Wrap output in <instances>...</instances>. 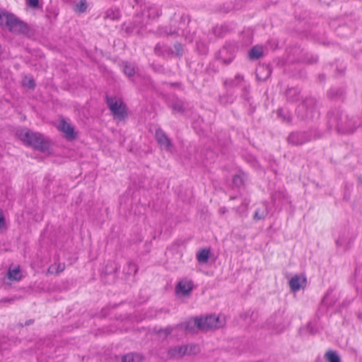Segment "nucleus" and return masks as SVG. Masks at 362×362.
Here are the masks:
<instances>
[{"mask_svg":"<svg viewBox=\"0 0 362 362\" xmlns=\"http://www.w3.org/2000/svg\"><path fill=\"white\" fill-rule=\"evenodd\" d=\"M155 138L163 149L170 152L172 151L173 142L162 129L158 128L156 130Z\"/></svg>","mask_w":362,"mask_h":362,"instance_id":"9","label":"nucleus"},{"mask_svg":"<svg viewBox=\"0 0 362 362\" xmlns=\"http://www.w3.org/2000/svg\"><path fill=\"white\" fill-rule=\"evenodd\" d=\"M318 60L317 57H313L310 60H308V63L314 64L316 63Z\"/></svg>","mask_w":362,"mask_h":362,"instance_id":"45","label":"nucleus"},{"mask_svg":"<svg viewBox=\"0 0 362 362\" xmlns=\"http://www.w3.org/2000/svg\"><path fill=\"white\" fill-rule=\"evenodd\" d=\"M182 26H180L177 29L173 28V26H170L169 30H168L167 28H165V30L163 31H161V33H164L170 35H179V30H182Z\"/></svg>","mask_w":362,"mask_h":362,"instance_id":"37","label":"nucleus"},{"mask_svg":"<svg viewBox=\"0 0 362 362\" xmlns=\"http://www.w3.org/2000/svg\"><path fill=\"white\" fill-rule=\"evenodd\" d=\"M121 16L120 11L119 8L116 7H112L110 8H108L104 16L105 19H110L111 21L118 20Z\"/></svg>","mask_w":362,"mask_h":362,"instance_id":"20","label":"nucleus"},{"mask_svg":"<svg viewBox=\"0 0 362 362\" xmlns=\"http://www.w3.org/2000/svg\"><path fill=\"white\" fill-rule=\"evenodd\" d=\"M88 7L87 1L86 0H80L79 2L76 3L74 6V11L78 13H84Z\"/></svg>","mask_w":362,"mask_h":362,"instance_id":"27","label":"nucleus"},{"mask_svg":"<svg viewBox=\"0 0 362 362\" xmlns=\"http://www.w3.org/2000/svg\"><path fill=\"white\" fill-rule=\"evenodd\" d=\"M187 348L186 356L195 355L199 352V348L197 344H189L184 345Z\"/></svg>","mask_w":362,"mask_h":362,"instance_id":"29","label":"nucleus"},{"mask_svg":"<svg viewBox=\"0 0 362 362\" xmlns=\"http://www.w3.org/2000/svg\"><path fill=\"white\" fill-rule=\"evenodd\" d=\"M233 182L234 185L238 187L243 186L244 184L243 176L239 174L235 175L233 176Z\"/></svg>","mask_w":362,"mask_h":362,"instance_id":"36","label":"nucleus"},{"mask_svg":"<svg viewBox=\"0 0 362 362\" xmlns=\"http://www.w3.org/2000/svg\"><path fill=\"white\" fill-rule=\"evenodd\" d=\"M13 14L0 8V25L8 27Z\"/></svg>","mask_w":362,"mask_h":362,"instance_id":"21","label":"nucleus"},{"mask_svg":"<svg viewBox=\"0 0 362 362\" xmlns=\"http://www.w3.org/2000/svg\"><path fill=\"white\" fill-rule=\"evenodd\" d=\"M134 27L136 28V34L140 35L143 28L148 23V21L145 20L144 15L141 14V12L137 13L134 16V20L132 22Z\"/></svg>","mask_w":362,"mask_h":362,"instance_id":"16","label":"nucleus"},{"mask_svg":"<svg viewBox=\"0 0 362 362\" xmlns=\"http://www.w3.org/2000/svg\"><path fill=\"white\" fill-rule=\"evenodd\" d=\"M325 358L327 362H341L340 357L337 351L329 350L325 354Z\"/></svg>","mask_w":362,"mask_h":362,"instance_id":"25","label":"nucleus"},{"mask_svg":"<svg viewBox=\"0 0 362 362\" xmlns=\"http://www.w3.org/2000/svg\"><path fill=\"white\" fill-rule=\"evenodd\" d=\"M23 86L28 87L30 89H34L35 87V82L33 78H25L23 80Z\"/></svg>","mask_w":362,"mask_h":362,"instance_id":"38","label":"nucleus"},{"mask_svg":"<svg viewBox=\"0 0 362 362\" xmlns=\"http://www.w3.org/2000/svg\"><path fill=\"white\" fill-rule=\"evenodd\" d=\"M187 348L182 346H175L169 348L167 356L170 359H180L184 356H186Z\"/></svg>","mask_w":362,"mask_h":362,"instance_id":"13","label":"nucleus"},{"mask_svg":"<svg viewBox=\"0 0 362 362\" xmlns=\"http://www.w3.org/2000/svg\"><path fill=\"white\" fill-rule=\"evenodd\" d=\"M328 124L330 127H334L338 132L341 134H351L356 129V124L352 118L343 116L339 110L330 111L327 114Z\"/></svg>","mask_w":362,"mask_h":362,"instance_id":"1","label":"nucleus"},{"mask_svg":"<svg viewBox=\"0 0 362 362\" xmlns=\"http://www.w3.org/2000/svg\"><path fill=\"white\" fill-rule=\"evenodd\" d=\"M220 213L225 214L227 211V209L226 207H221L219 209Z\"/></svg>","mask_w":362,"mask_h":362,"instance_id":"46","label":"nucleus"},{"mask_svg":"<svg viewBox=\"0 0 362 362\" xmlns=\"http://www.w3.org/2000/svg\"><path fill=\"white\" fill-rule=\"evenodd\" d=\"M8 276L10 279L15 281H19L22 277L19 267L15 268L13 269H9Z\"/></svg>","mask_w":362,"mask_h":362,"instance_id":"28","label":"nucleus"},{"mask_svg":"<svg viewBox=\"0 0 362 362\" xmlns=\"http://www.w3.org/2000/svg\"><path fill=\"white\" fill-rule=\"evenodd\" d=\"M244 82V76L240 74H237L235 78L231 80L229 83V86L235 87V86H243V83Z\"/></svg>","mask_w":362,"mask_h":362,"instance_id":"31","label":"nucleus"},{"mask_svg":"<svg viewBox=\"0 0 362 362\" xmlns=\"http://www.w3.org/2000/svg\"><path fill=\"white\" fill-rule=\"evenodd\" d=\"M106 103L115 119L123 121L128 117L127 105L121 99L106 96Z\"/></svg>","mask_w":362,"mask_h":362,"instance_id":"6","label":"nucleus"},{"mask_svg":"<svg viewBox=\"0 0 362 362\" xmlns=\"http://www.w3.org/2000/svg\"><path fill=\"white\" fill-rule=\"evenodd\" d=\"M123 72L128 77H132L135 74V66L129 62H123Z\"/></svg>","mask_w":362,"mask_h":362,"instance_id":"26","label":"nucleus"},{"mask_svg":"<svg viewBox=\"0 0 362 362\" xmlns=\"http://www.w3.org/2000/svg\"><path fill=\"white\" fill-rule=\"evenodd\" d=\"M12 300L11 299H4V301H8V302H10Z\"/></svg>","mask_w":362,"mask_h":362,"instance_id":"53","label":"nucleus"},{"mask_svg":"<svg viewBox=\"0 0 362 362\" xmlns=\"http://www.w3.org/2000/svg\"><path fill=\"white\" fill-rule=\"evenodd\" d=\"M28 5L32 8H37L39 5L38 0H28Z\"/></svg>","mask_w":362,"mask_h":362,"instance_id":"41","label":"nucleus"},{"mask_svg":"<svg viewBox=\"0 0 362 362\" xmlns=\"http://www.w3.org/2000/svg\"><path fill=\"white\" fill-rule=\"evenodd\" d=\"M306 284V279H301L298 275L292 277L289 281V286L293 291H299L303 284Z\"/></svg>","mask_w":362,"mask_h":362,"instance_id":"17","label":"nucleus"},{"mask_svg":"<svg viewBox=\"0 0 362 362\" xmlns=\"http://www.w3.org/2000/svg\"><path fill=\"white\" fill-rule=\"evenodd\" d=\"M13 14L0 8V25L8 27Z\"/></svg>","mask_w":362,"mask_h":362,"instance_id":"22","label":"nucleus"},{"mask_svg":"<svg viewBox=\"0 0 362 362\" xmlns=\"http://www.w3.org/2000/svg\"><path fill=\"white\" fill-rule=\"evenodd\" d=\"M278 115L286 123H291L292 121L291 115L288 112H285L282 109L278 110Z\"/></svg>","mask_w":362,"mask_h":362,"instance_id":"33","label":"nucleus"},{"mask_svg":"<svg viewBox=\"0 0 362 362\" xmlns=\"http://www.w3.org/2000/svg\"><path fill=\"white\" fill-rule=\"evenodd\" d=\"M236 47L231 43L226 44L219 51V59L224 64H229L234 58Z\"/></svg>","mask_w":362,"mask_h":362,"instance_id":"8","label":"nucleus"},{"mask_svg":"<svg viewBox=\"0 0 362 362\" xmlns=\"http://www.w3.org/2000/svg\"><path fill=\"white\" fill-rule=\"evenodd\" d=\"M328 94H329V96H331L332 90H330Z\"/></svg>","mask_w":362,"mask_h":362,"instance_id":"54","label":"nucleus"},{"mask_svg":"<svg viewBox=\"0 0 362 362\" xmlns=\"http://www.w3.org/2000/svg\"><path fill=\"white\" fill-rule=\"evenodd\" d=\"M175 50H173V54L172 55H175L176 57H182L183 54V47L181 43H175L174 45Z\"/></svg>","mask_w":362,"mask_h":362,"instance_id":"35","label":"nucleus"},{"mask_svg":"<svg viewBox=\"0 0 362 362\" xmlns=\"http://www.w3.org/2000/svg\"><path fill=\"white\" fill-rule=\"evenodd\" d=\"M141 14L146 17V21H153L158 18L161 14V9L156 5L144 6L141 10Z\"/></svg>","mask_w":362,"mask_h":362,"instance_id":"11","label":"nucleus"},{"mask_svg":"<svg viewBox=\"0 0 362 362\" xmlns=\"http://www.w3.org/2000/svg\"><path fill=\"white\" fill-rule=\"evenodd\" d=\"M154 53L157 56L166 57L171 56L174 52L170 47L164 44L158 43L154 47Z\"/></svg>","mask_w":362,"mask_h":362,"instance_id":"15","label":"nucleus"},{"mask_svg":"<svg viewBox=\"0 0 362 362\" xmlns=\"http://www.w3.org/2000/svg\"><path fill=\"white\" fill-rule=\"evenodd\" d=\"M242 206L243 207V210L246 211L247 208V204H243Z\"/></svg>","mask_w":362,"mask_h":362,"instance_id":"51","label":"nucleus"},{"mask_svg":"<svg viewBox=\"0 0 362 362\" xmlns=\"http://www.w3.org/2000/svg\"><path fill=\"white\" fill-rule=\"evenodd\" d=\"M136 5H141L142 4V0H135Z\"/></svg>","mask_w":362,"mask_h":362,"instance_id":"49","label":"nucleus"},{"mask_svg":"<svg viewBox=\"0 0 362 362\" xmlns=\"http://www.w3.org/2000/svg\"><path fill=\"white\" fill-rule=\"evenodd\" d=\"M320 136L321 133L317 129L310 128L308 130L291 132L287 137V141L293 146H301Z\"/></svg>","mask_w":362,"mask_h":362,"instance_id":"4","label":"nucleus"},{"mask_svg":"<svg viewBox=\"0 0 362 362\" xmlns=\"http://www.w3.org/2000/svg\"><path fill=\"white\" fill-rule=\"evenodd\" d=\"M195 324H197V330L208 332L211 329L223 327L225 325V320L215 314L205 316L201 315L196 317Z\"/></svg>","mask_w":362,"mask_h":362,"instance_id":"5","label":"nucleus"},{"mask_svg":"<svg viewBox=\"0 0 362 362\" xmlns=\"http://www.w3.org/2000/svg\"><path fill=\"white\" fill-rule=\"evenodd\" d=\"M65 269V266L64 264H59L57 267L56 273H60L63 272Z\"/></svg>","mask_w":362,"mask_h":362,"instance_id":"44","label":"nucleus"},{"mask_svg":"<svg viewBox=\"0 0 362 362\" xmlns=\"http://www.w3.org/2000/svg\"><path fill=\"white\" fill-rule=\"evenodd\" d=\"M6 228V221L1 209H0V230Z\"/></svg>","mask_w":362,"mask_h":362,"instance_id":"40","label":"nucleus"},{"mask_svg":"<svg viewBox=\"0 0 362 362\" xmlns=\"http://www.w3.org/2000/svg\"><path fill=\"white\" fill-rule=\"evenodd\" d=\"M122 362H134V355L128 354L122 357Z\"/></svg>","mask_w":362,"mask_h":362,"instance_id":"39","label":"nucleus"},{"mask_svg":"<svg viewBox=\"0 0 362 362\" xmlns=\"http://www.w3.org/2000/svg\"><path fill=\"white\" fill-rule=\"evenodd\" d=\"M182 24H183V25H185V21L183 19V16H182L180 18V25H181Z\"/></svg>","mask_w":362,"mask_h":362,"instance_id":"50","label":"nucleus"},{"mask_svg":"<svg viewBox=\"0 0 362 362\" xmlns=\"http://www.w3.org/2000/svg\"><path fill=\"white\" fill-rule=\"evenodd\" d=\"M174 329V327L171 326H168L165 328H161L158 331V334L160 337H163V338H166L169 335H170Z\"/></svg>","mask_w":362,"mask_h":362,"instance_id":"34","label":"nucleus"},{"mask_svg":"<svg viewBox=\"0 0 362 362\" xmlns=\"http://www.w3.org/2000/svg\"><path fill=\"white\" fill-rule=\"evenodd\" d=\"M297 117L303 121L309 122L317 117L320 115L318 101L313 96L304 98L296 108Z\"/></svg>","mask_w":362,"mask_h":362,"instance_id":"2","label":"nucleus"},{"mask_svg":"<svg viewBox=\"0 0 362 362\" xmlns=\"http://www.w3.org/2000/svg\"><path fill=\"white\" fill-rule=\"evenodd\" d=\"M57 129L64 134V137L69 141L74 140L76 138L77 134L74 131V127L64 119L59 120Z\"/></svg>","mask_w":362,"mask_h":362,"instance_id":"10","label":"nucleus"},{"mask_svg":"<svg viewBox=\"0 0 362 362\" xmlns=\"http://www.w3.org/2000/svg\"><path fill=\"white\" fill-rule=\"evenodd\" d=\"M263 56V48L262 46L255 45L248 52V57L250 60H257Z\"/></svg>","mask_w":362,"mask_h":362,"instance_id":"18","label":"nucleus"},{"mask_svg":"<svg viewBox=\"0 0 362 362\" xmlns=\"http://www.w3.org/2000/svg\"><path fill=\"white\" fill-rule=\"evenodd\" d=\"M193 281L190 279H181L176 286V293H181L182 296H188L193 289Z\"/></svg>","mask_w":362,"mask_h":362,"instance_id":"12","label":"nucleus"},{"mask_svg":"<svg viewBox=\"0 0 362 362\" xmlns=\"http://www.w3.org/2000/svg\"><path fill=\"white\" fill-rule=\"evenodd\" d=\"M243 90L245 93V94L248 93V88L246 86H243Z\"/></svg>","mask_w":362,"mask_h":362,"instance_id":"48","label":"nucleus"},{"mask_svg":"<svg viewBox=\"0 0 362 362\" xmlns=\"http://www.w3.org/2000/svg\"><path fill=\"white\" fill-rule=\"evenodd\" d=\"M7 28L11 33L16 34L27 35L30 31L28 25L20 20L14 14L11 18Z\"/></svg>","mask_w":362,"mask_h":362,"instance_id":"7","label":"nucleus"},{"mask_svg":"<svg viewBox=\"0 0 362 362\" xmlns=\"http://www.w3.org/2000/svg\"><path fill=\"white\" fill-rule=\"evenodd\" d=\"M269 214L267 204L266 202L263 203L262 208H257L254 214L253 218L255 221L264 219Z\"/></svg>","mask_w":362,"mask_h":362,"instance_id":"19","label":"nucleus"},{"mask_svg":"<svg viewBox=\"0 0 362 362\" xmlns=\"http://www.w3.org/2000/svg\"><path fill=\"white\" fill-rule=\"evenodd\" d=\"M210 250L208 249H202L197 254V259L201 264H205L209 261Z\"/></svg>","mask_w":362,"mask_h":362,"instance_id":"24","label":"nucleus"},{"mask_svg":"<svg viewBox=\"0 0 362 362\" xmlns=\"http://www.w3.org/2000/svg\"><path fill=\"white\" fill-rule=\"evenodd\" d=\"M170 107L174 114H183L185 111V103L181 100H175Z\"/></svg>","mask_w":362,"mask_h":362,"instance_id":"23","label":"nucleus"},{"mask_svg":"<svg viewBox=\"0 0 362 362\" xmlns=\"http://www.w3.org/2000/svg\"><path fill=\"white\" fill-rule=\"evenodd\" d=\"M33 323V320H29L25 322V325H30Z\"/></svg>","mask_w":362,"mask_h":362,"instance_id":"47","label":"nucleus"},{"mask_svg":"<svg viewBox=\"0 0 362 362\" xmlns=\"http://www.w3.org/2000/svg\"><path fill=\"white\" fill-rule=\"evenodd\" d=\"M19 137L24 143L41 152H45L49 148V141L44 138L42 134L28 129L21 131Z\"/></svg>","mask_w":362,"mask_h":362,"instance_id":"3","label":"nucleus"},{"mask_svg":"<svg viewBox=\"0 0 362 362\" xmlns=\"http://www.w3.org/2000/svg\"><path fill=\"white\" fill-rule=\"evenodd\" d=\"M301 90L297 87H291L286 89L285 95L286 100L289 103H296L299 100Z\"/></svg>","mask_w":362,"mask_h":362,"instance_id":"14","label":"nucleus"},{"mask_svg":"<svg viewBox=\"0 0 362 362\" xmlns=\"http://www.w3.org/2000/svg\"><path fill=\"white\" fill-rule=\"evenodd\" d=\"M344 243L345 240L343 238V237H340L336 240V244L338 247L343 246L344 245Z\"/></svg>","mask_w":362,"mask_h":362,"instance_id":"43","label":"nucleus"},{"mask_svg":"<svg viewBox=\"0 0 362 362\" xmlns=\"http://www.w3.org/2000/svg\"><path fill=\"white\" fill-rule=\"evenodd\" d=\"M196 317L189 319L185 323V329L187 331L194 332L197 330V324H195Z\"/></svg>","mask_w":362,"mask_h":362,"instance_id":"30","label":"nucleus"},{"mask_svg":"<svg viewBox=\"0 0 362 362\" xmlns=\"http://www.w3.org/2000/svg\"><path fill=\"white\" fill-rule=\"evenodd\" d=\"M319 77H320V80H324L325 79V76L324 75H320Z\"/></svg>","mask_w":362,"mask_h":362,"instance_id":"52","label":"nucleus"},{"mask_svg":"<svg viewBox=\"0 0 362 362\" xmlns=\"http://www.w3.org/2000/svg\"><path fill=\"white\" fill-rule=\"evenodd\" d=\"M122 30L128 35L133 34L134 33H136V28L134 27L132 23L129 24L123 23L122 25Z\"/></svg>","mask_w":362,"mask_h":362,"instance_id":"32","label":"nucleus"},{"mask_svg":"<svg viewBox=\"0 0 362 362\" xmlns=\"http://www.w3.org/2000/svg\"><path fill=\"white\" fill-rule=\"evenodd\" d=\"M197 45L198 49H202V53H206V46L203 42H197Z\"/></svg>","mask_w":362,"mask_h":362,"instance_id":"42","label":"nucleus"}]
</instances>
